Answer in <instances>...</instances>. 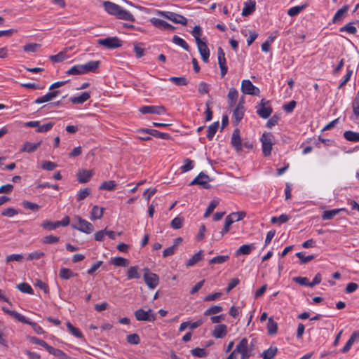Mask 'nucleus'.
Listing matches in <instances>:
<instances>
[{"instance_id": "nucleus-51", "label": "nucleus", "mask_w": 359, "mask_h": 359, "mask_svg": "<svg viewBox=\"0 0 359 359\" xmlns=\"http://www.w3.org/2000/svg\"><path fill=\"white\" fill-rule=\"evenodd\" d=\"M41 45L36 43H27L23 46V50L25 52H32L34 53L38 50L40 48Z\"/></svg>"}, {"instance_id": "nucleus-41", "label": "nucleus", "mask_w": 359, "mask_h": 359, "mask_svg": "<svg viewBox=\"0 0 359 359\" xmlns=\"http://www.w3.org/2000/svg\"><path fill=\"white\" fill-rule=\"evenodd\" d=\"M290 217L287 215L282 214L279 217H273L271 219V222L273 224L279 223L284 224L289 220Z\"/></svg>"}, {"instance_id": "nucleus-35", "label": "nucleus", "mask_w": 359, "mask_h": 359, "mask_svg": "<svg viewBox=\"0 0 359 359\" xmlns=\"http://www.w3.org/2000/svg\"><path fill=\"white\" fill-rule=\"evenodd\" d=\"M66 325H67V327L69 332L72 335H74V337H76V338H79V339L83 338V336L81 332L78 328L75 327L71 323L67 322L66 323Z\"/></svg>"}, {"instance_id": "nucleus-28", "label": "nucleus", "mask_w": 359, "mask_h": 359, "mask_svg": "<svg viewBox=\"0 0 359 359\" xmlns=\"http://www.w3.org/2000/svg\"><path fill=\"white\" fill-rule=\"evenodd\" d=\"M238 91L235 88H231L228 93V104L229 107H232L235 105L238 98Z\"/></svg>"}, {"instance_id": "nucleus-18", "label": "nucleus", "mask_w": 359, "mask_h": 359, "mask_svg": "<svg viewBox=\"0 0 359 359\" xmlns=\"http://www.w3.org/2000/svg\"><path fill=\"white\" fill-rule=\"evenodd\" d=\"M93 175L92 170H81L77 173L78 181L80 183L88 182Z\"/></svg>"}, {"instance_id": "nucleus-46", "label": "nucleus", "mask_w": 359, "mask_h": 359, "mask_svg": "<svg viewBox=\"0 0 359 359\" xmlns=\"http://www.w3.org/2000/svg\"><path fill=\"white\" fill-rule=\"evenodd\" d=\"M169 80L175 83L177 86H186L188 83V81L187 79L184 76L182 77H175L172 76L169 79Z\"/></svg>"}, {"instance_id": "nucleus-29", "label": "nucleus", "mask_w": 359, "mask_h": 359, "mask_svg": "<svg viewBox=\"0 0 359 359\" xmlns=\"http://www.w3.org/2000/svg\"><path fill=\"white\" fill-rule=\"evenodd\" d=\"M111 264L116 266L126 267L129 265L130 262L128 259L126 258L121 257H116L111 259Z\"/></svg>"}, {"instance_id": "nucleus-61", "label": "nucleus", "mask_w": 359, "mask_h": 359, "mask_svg": "<svg viewBox=\"0 0 359 359\" xmlns=\"http://www.w3.org/2000/svg\"><path fill=\"white\" fill-rule=\"evenodd\" d=\"M90 194V189L89 188H85L78 193L77 194V201H81L83 199H85L87 196H88Z\"/></svg>"}, {"instance_id": "nucleus-6", "label": "nucleus", "mask_w": 359, "mask_h": 359, "mask_svg": "<svg viewBox=\"0 0 359 359\" xmlns=\"http://www.w3.org/2000/svg\"><path fill=\"white\" fill-rule=\"evenodd\" d=\"M76 220V223H73L72 224V228L88 234L93 231L94 227L90 222L80 217H77Z\"/></svg>"}, {"instance_id": "nucleus-12", "label": "nucleus", "mask_w": 359, "mask_h": 359, "mask_svg": "<svg viewBox=\"0 0 359 359\" xmlns=\"http://www.w3.org/2000/svg\"><path fill=\"white\" fill-rule=\"evenodd\" d=\"M241 91L243 94L250 95H258L259 94V89L254 86L252 83L248 80H243L241 83Z\"/></svg>"}, {"instance_id": "nucleus-52", "label": "nucleus", "mask_w": 359, "mask_h": 359, "mask_svg": "<svg viewBox=\"0 0 359 359\" xmlns=\"http://www.w3.org/2000/svg\"><path fill=\"white\" fill-rule=\"evenodd\" d=\"M223 310L222 307L220 306H212L205 311L204 315L205 316H210L217 314L219 312H221Z\"/></svg>"}, {"instance_id": "nucleus-30", "label": "nucleus", "mask_w": 359, "mask_h": 359, "mask_svg": "<svg viewBox=\"0 0 359 359\" xmlns=\"http://www.w3.org/2000/svg\"><path fill=\"white\" fill-rule=\"evenodd\" d=\"M93 71L95 73H97V69H69L67 72V74L69 75H81L85 74L88 72V71Z\"/></svg>"}, {"instance_id": "nucleus-38", "label": "nucleus", "mask_w": 359, "mask_h": 359, "mask_svg": "<svg viewBox=\"0 0 359 359\" xmlns=\"http://www.w3.org/2000/svg\"><path fill=\"white\" fill-rule=\"evenodd\" d=\"M139 267L137 266H130L128 269L127 278L128 279L139 278L140 275L138 272Z\"/></svg>"}, {"instance_id": "nucleus-60", "label": "nucleus", "mask_w": 359, "mask_h": 359, "mask_svg": "<svg viewBox=\"0 0 359 359\" xmlns=\"http://www.w3.org/2000/svg\"><path fill=\"white\" fill-rule=\"evenodd\" d=\"M22 205L25 208L31 210L34 212L38 211L40 208V206L39 205L29 201H23Z\"/></svg>"}, {"instance_id": "nucleus-11", "label": "nucleus", "mask_w": 359, "mask_h": 359, "mask_svg": "<svg viewBox=\"0 0 359 359\" xmlns=\"http://www.w3.org/2000/svg\"><path fill=\"white\" fill-rule=\"evenodd\" d=\"M98 43L107 48H116L122 46V41L118 37H107L98 40Z\"/></svg>"}, {"instance_id": "nucleus-34", "label": "nucleus", "mask_w": 359, "mask_h": 359, "mask_svg": "<svg viewBox=\"0 0 359 359\" xmlns=\"http://www.w3.org/2000/svg\"><path fill=\"white\" fill-rule=\"evenodd\" d=\"M343 209H333L331 210L324 211L322 215V219L323 220H330L333 219L334 216H336L341 210Z\"/></svg>"}, {"instance_id": "nucleus-8", "label": "nucleus", "mask_w": 359, "mask_h": 359, "mask_svg": "<svg viewBox=\"0 0 359 359\" xmlns=\"http://www.w3.org/2000/svg\"><path fill=\"white\" fill-rule=\"evenodd\" d=\"M210 181V177L201 172L189 184V185H199L204 189H208L211 188V185L209 184Z\"/></svg>"}, {"instance_id": "nucleus-14", "label": "nucleus", "mask_w": 359, "mask_h": 359, "mask_svg": "<svg viewBox=\"0 0 359 359\" xmlns=\"http://www.w3.org/2000/svg\"><path fill=\"white\" fill-rule=\"evenodd\" d=\"M245 108L243 102H239L233 112V124L237 126L244 116Z\"/></svg>"}, {"instance_id": "nucleus-56", "label": "nucleus", "mask_w": 359, "mask_h": 359, "mask_svg": "<svg viewBox=\"0 0 359 359\" xmlns=\"http://www.w3.org/2000/svg\"><path fill=\"white\" fill-rule=\"evenodd\" d=\"M218 203L219 202L215 200H213L210 202L204 214L205 218H207L210 216V215L214 211L215 208L217 207Z\"/></svg>"}, {"instance_id": "nucleus-55", "label": "nucleus", "mask_w": 359, "mask_h": 359, "mask_svg": "<svg viewBox=\"0 0 359 359\" xmlns=\"http://www.w3.org/2000/svg\"><path fill=\"white\" fill-rule=\"evenodd\" d=\"M18 214V210L13 208H8L4 209L1 212V215L8 217H13V216Z\"/></svg>"}, {"instance_id": "nucleus-4", "label": "nucleus", "mask_w": 359, "mask_h": 359, "mask_svg": "<svg viewBox=\"0 0 359 359\" xmlns=\"http://www.w3.org/2000/svg\"><path fill=\"white\" fill-rule=\"evenodd\" d=\"M158 15L165 18L174 23L180 24L184 26L187 24V19L178 13L169 11H158Z\"/></svg>"}, {"instance_id": "nucleus-58", "label": "nucleus", "mask_w": 359, "mask_h": 359, "mask_svg": "<svg viewBox=\"0 0 359 359\" xmlns=\"http://www.w3.org/2000/svg\"><path fill=\"white\" fill-rule=\"evenodd\" d=\"M191 34L193 35V36L195 38V40H196V42H198V41H202L201 39V34H202V30H201V28L199 25H196L192 32H191Z\"/></svg>"}, {"instance_id": "nucleus-53", "label": "nucleus", "mask_w": 359, "mask_h": 359, "mask_svg": "<svg viewBox=\"0 0 359 359\" xmlns=\"http://www.w3.org/2000/svg\"><path fill=\"white\" fill-rule=\"evenodd\" d=\"M183 218L175 217L170 222V226L174 229H179L182 227Z\"/></svg>"}, {"instance_id": "nucleus-37", "label": "nucleus", "mask_w": 359, "mask_h": 359, "mask_svg": "<svg viewBox=\"0 0 359 359\" xmlns=\"http://www.w3.org/2000/svg\"><path fill=\"white\" fill-rule=\"evenodd\" d=\"M59 276L62 279L68 280L73 276H77V274L74 273L70 269L67 268H62L60 270Z\"/></svg>"}, {"instance_id": "nucleus-57", "label": "nucleus", "mask_w": 359, "mask_h": 359, "mask_svg": "<svg viewBox=\"0 0 359 359\" xmlns=\"http://www.w3.org/2000/svg\"><path fill=\"white\" fill-rule=\"evenodd\" d=\"M231 218H232L233 222H238L243 219L246 216V212L244 211H240L236 212H233L229 215Z\"/></svg>"}, {"instance_id": "nucleus-49", "label": "nucleus", "mask_w": 359, "mask_h": 359, "mask_svg": "<svg viewBox=\"0 0 359 359\" xmlns=\"http://www.w3.org/2000/svg\"><path fill=\"white\" fill-rule=\"evenodd\" d=\"M296 256L299 259L302 264H306L315 258L314 255L305 256L302 252H297Z\"/></svg>"}, {"instance_id": "nucleus-21", "label": "nucleus", "mask_w": 359, "mask_h": 359, "mask_svg": "<svg viewBox=\"0 0 359 359\" xmlns=\"http://www.w3.org/2000/svg\"><path fill=\"white\" fill-rule=\"evenodd\" d=\"M348 10V6L347 5H345L342 8L339 9L332 18V22L337 23L341 22L346 16Z\"/></svg>"}, {"instance_id": "nucleus-59", "label": "nucleus", "mask_w": 359, "mask_h": 359, "mask_svg": "<svg viewBox=\"0 0 359 359\" xmlns=\"http://www.w3.org/2000/svg\"><path fill=\"white\" fill-rule=\"evenodd\" d=\"M127 342L130 344H138L140 342V337L137 334H131L127 336Z\"/></svg>"}, {"instance_id": "nucleus-44", "label": "nucleus", "mask_w": 359, "mask_h": 359, "mask_svg": "<svg viewBox=\"0 0 359 359\" xmlns=\"http://www.w3.org/2000/svg\"><path fill=\"white\" fill-rule=\"evenodd\" d=\"M184 164L180 168L182 172H187L194 168V162L189 158L184 160Z\"/></svg>"}, {"instance_id": "nucleus-22", "label": "nucleus", "mask_w": 359, "mask_h": 359, "mask_svg": "<svg viewBox=\"0 0 359 359\" xmlns=\"http://www.w3.org/2000/svg\"><path fill=\"white\" fill-rule=\"evenodd\" d=\"M41 144V142H39L37 143L26 142L20 149V151L27 153L34 152L40 147Z\"/></svg>"}, {"instance_id": "nucleus-7", "label": "nucleus", "mask_w": 359, "mask_h": 359, "mask_svg": "<svg viewBox=\"0 0 359 359\" xmlns=\"http://www.w3.org/2000/svg\"><path fill=\"white\" fill-rule=\"evenodd\" d=\"M70 222V219L68 216L65 217L61 221L52 222L50 220H45L41 224V227L46 230H54L60 226H67Z\"/></svg>"}, {"instance_id": "nucleus-27", "label": "nucleus", "mask_w": 359, "mask_h": 359, "mask_svg": "<svg viewBox=\"0 0 359 359\" xmlns=\"http://www.w3.org/2000/svg\"><path fill=\"white\" fill-rule=\"evenodd\" d=\"M344 137L349 142H359V133L352 130H346L344 133Z\"/></svg>"}, {"instance_id": "nucleus-17", "label": "nucleus", "mask_w": 359, "mask_h": 359, "mask_svg": "<svg viewBox=\"0 0 359 359\" xmlns=\"http://www.w3.org/2000/svg\"><path fill=\"white\" fill-rule=\"evenodd\" d=\"M60 93L59 90H53L51 92H49L44 95L43 96H41L40 97H38L35 100L34 103L36 104H41L44 103L48 101H50L53 100L55 97H56Z\"/></svg>"}, {"instance_id": "nucleus-3", "label": "nucleus", "mask_w": 359, "mask_h": 359, "mask_svg": "<svg viewBox=\"0 0 359 359\" xmlns=\"http://www.w3.org/2000/svg\"><path fill=\"white\" fill-rule=\"evenodd\" d=\"M273 135L271 133H264L260 138L262 146V152L264 156H269L271 154L273 144Z\"/></svg>"}, {"instance_id": "nucleus-19", "label": "nucleus", "mask_w": 359, "mask_h": 359, "mask_svg": "<svg viewBox=\"0 0 359 359\" xmlns=\"http://www.w3.org/2000/svg\"><path fill=\"white\" fill-rule=\"evenodd\" d=\"M226 334L227 326L224 324H220L215 327L212 334L215 338H223Z\"/></svg>"}, {"instance_id": "nucleus-24", "label": "nucleus", "mask_w": 359, "mask_h": 359, "mask_svg": "<svg viewBox=\"0 0 359 359\" xmlns=\"http://www.w3.org/2000/svg\"><path fill=\"white\" fill-rule=\"evenodd\" d=\"M90 97V95L88 92H83L80 95L72 97L69 100L75 104H82Z\"/></svg>"}, {"instance_id": "nucleus-39", "label": "nucleus", "mask_w": 359, "mask_h": 359, "mask_svg": "<svg viewBox=\"0 0 359 359\" xmlns=\"http://www.w3.org/2000/svg\"><path fill=\"white\" fill-rule=\"evenodd\" d=\"M116 187V184L114 180H109L104 182L99 187L100 190H107V191H113L115 189Z\"/></svg>"}, {"instance_id": "nucleus-40", "label": "nucleus", "mask_w": 359, "mask_h": 359, "mask_svg": "<svg viewBox=\"0 0 359 359\" xmlns=\"http://www.w3.org/2000/svg\"><path fill=\"white\" fill-rule=\"evenodd\" d=\"M202 259V250H200L197 253H196L191 258H190L186 266L187 267L192 266L194 264H196L197 262H198Z\"/></svg>"}, {"instance_id": "nucleus-2", "label": "nucleus", "mask_w": 359, "mask_h": 359, "mask_svg": "<svg viewBox=\"0 0 359 359\" xmlns=\"http://www.w3.org/2000/svg\"><path fill=\"white\" fill-rule=\"evenodd\" d=\"M254 344H249L247 338H243L236 345L235 349L231 353L236 358V354H240L241 359H249L253 355Z\"/></svg>"}, {"instance_id": "nucleus-32", "label": "nucleus", "mask_w": 359, "mask_h": 359, "mask_svg": "<svg viewBox=\"0 0 359 359\" xmlns=\"http://www.w3.org/2000/svg\"><path fill=\"white\" fill-rule=\"evenodd\" d=\"M67 52V49L65 48L64 50L60 52L58 54L55 55H50L49 57L50 60L54 62H60L64 61L67 57L66 56V53Z\"/></svg>"}, {"instance_id": "nucleus-20", "label": "nucleus", "mask_w": 359, "mask_h": 359, "mask_svg": "<svg viewBox=\"0 0 359 359\" xmlns=\"http://www.w3.org/2000/svg\"><path fill=\"white\" fill-rule=\"evenodd\" d=\"M256 6V2L255 0H249L248 1L244 2V7L242 11L243 16H248L252 14L255 10Z\"/></svg>"}, {"instance_id": "nucleus-42", "label": "nucleus", "mask_w": 359, "mask_h": 359, "mask_svg": "<svg viewBox=\"0 0 359 359\" xmlns=\"http://www.w3.org/2000/svg\"><path fill=\"white\" fill-rule=\"evenodd\" d=\"M11 316L21 323H25L27 325L29 323H31V320H29L25 316H24L23 315L20 314V313H18L15 311H12L11 312Z\"/></svg>"}, {"instance_id": "nucleus-5", "label": "nucleus", "mask_w": 359, "mask_h": 359, "mask_svg": "<svg viewBox=\"0 0 359 359\" xmlns=\"http://www.w3.org/2000/svg\"><path fill=\"white\" fill-rule=\"evenodd\" d=\"M257 114L262 118H268L273 112L272 107L269 105V101L262 99L256 106Z\"/></svg>"}, {"instance_id": "nucleus-45", "label": "nucleus", "mask_w": 359, "mask_h": 359, "mask_svg": "<svg viewBox=\"0 0 359 359\" xmlns=\"http://www.w3.org/2000/svg\"><path fill=\"white\" fill-rule=\"evenodd\" d=\"M217 57L219 67H226L225 54L222 48L220 47L218 48Z\"/></svg>"}, {"instance_id": "nucleus-1", "label": "nucleus", "mask_w": 359, "mask_h": 359, "mask_svg": "<svg viewBox=\"0 0 359 359\" xmlns=\"http://www.w3.org/2000/svg\"><path fill=\"white\" fill-rule=\"evenodd\" d=\"M104 10L110 15L116 16L117 18L127 20L130 22H134L135 18L133 15L129 11L123 9L118 4L111 2L104 1L103 3Z\"/></svg>"}, {"instance_id": "nucleus-16", "label": "nucleus", "mask_w": 359, "mask_h": 359, "mask_svg": "<svg viewBox=\"0 0 359 359\" xmlns=\"http://www.w3.org/2000/svg\"><path fill=\"white\" fill-rule=\"evenodd\" d=\"M231 144L237 151L242 150V141L240 137V130L238 128L235 129L232 134Z\"/></svg>"}, {"instance_id": "nucleus-48", "label": "nucleus", "mask_w": 359, "mask_h": 359, "mask_svg": "<svg viewBox=\"0 0 359 359\" xmlns=\"http://www.w3.org/2000/svg\"><path fill=\"white\" fill-rule=\"evenodd\" d=\"M17 287L22 292L27 293V294H32L34 293L32 287L26 283H22L18 284L17 285Z\"/></svg>"}, {"instance_id": "nucleus-50", "label": "nucleus", "mask_w": 359, "mask_h": 359, "mask_svg": "<svg viewBox=\"0 0 359 359\" xmlns=\"http://www.w3.org/2000/svg\"><path fill=\"white\" fill-rule=\"evenodd\" d=\"M233 223L232 218L228 215L225 218L224 226L222 231L220 232L221 236H224L225 233H228L230 229L231 225Z\"/></svg>"}, {"instance_id": "nucleus-9", "label": "nucleus", "mask_w": 359, "mask_h": 359, "mask_svg": "<svg viewBox=\"0 0 359 359\" xmlns=\"http://www.w3.org/2000/svg\"><path fill=\"white\" fill-rule=\"evenodd\" d=\"M134 314L138 321L153 322L156 320V316L150 309L147 311L140 309L135 311Z\"/></svg>"}, {"instance_id": "nucleus-25", "label": "nucleus", "mask_w": 359, "mask_h": 359, "mask_svg": "<svg viewBox=\"0 0 359 359\" xmlns=\"http://www.w3.org/2000/svg\"><path fill=\"white\" fill-rule=\"evenodd\" d=\"M104 208L97 205H94L91 210L90 219L92 220L100 219L102 217Z\"/></svg>"}, {"instance_id": "nucleus-54", "label": "nucleus", "mask_w": 359, "mask_h": 359, "mask_svg": "<svg viewBox=\"0 0 359 359\" xmlns=\"http://www.w3.org/2000/svg\"><path fill=\"white\" fill-rule=\"evenodd\" d=\"M339 30L341 32H346L352 34L356 33L357 32L356 27L353 25L352 22L346 24L344 27H341Z\"/></svg>"}, {"instance_id": "nucleus-36", "label": "nucleus", "mask_w": 359, "mask_h": 359, "mask_svg": "<svg viewBox=\"0 0 359 359\" xmlns=\"http://www.w3.org/2000/svg\"><path fill=\"white\" fill-rule=\"evenodd\" d=\"M219 127V121L214 122L208 128L207 137L209 140H211L215 135Z\"/></svg>"}, {"instance_id": "nucleus-10", "label": "nucleus", "mask_w": 359, "mask_h": 359, "mask_svg": "<svg viewBox=\"0 0 359 359\" xmlns=\"http://www.w3.org/2000/svg\"><path fill=\"white\" fill-rule=\"evenodd\" d=\"M143 278L145 283L151 289H154L158 284V276L151 273L148 269H144Z\"/></svg>"}, {"instance_id": "nucleus-23", "label": "nucleus", "mask_w": 359, "mask_h": 359, "mask_svg": "<svg viewBox=\"0 0 359 359\" xmlns=\"http://www.w3.org/2000/svg\"><path fill=\"white\" fill-rule=\"evenodd\" d=\"M151 21L152 24L156 27H159L163 29H171V30L175 29V27L172 25H171L170 24L168 23L167 22H165L163 20L158 19V18H152L151 20Z\"/></svg>"}, {"instance_id": "nucleus-31", "label": "nucleus", "mask_w": 359, "mask_h": 359, "mask_svg": "<svg viewBox=\"0 0 359 359\" xmlns=\"http://www.w3.org/2000/svg\"><path fill=\"white\" fill-rule=\"evenodd\" d=\"M267 331L268 334L273 335L275 334L278 331V324L272 318H269L267 323Z\"/></svg>"}, {"instance_id": "nucleus-13", "label": "nucleus", "mask_w": 359, "mask_h": 359, "mask_svg": "<svg viewBox=\"0 0 359 359\" xmlns=\"http://www.w3.org/2000/svg\"><path fill=\"white\" fill-rule=\"evenodd\" d=\"M140 112L145 114H158L161 115L165 114L166 112V109L163 105L158 106H143L140 109Z\"/></svg>"}, {"instance_id": "nucleus-64", "label": "nucleus", "mask_w": 359, "mask_h": 359, "mask_svg": "<svg viewBox=\"0 0 359 359\" xmlns=\"http://www.w3.org/2000/svg\"><path fill=\"white\" fill-rule=\"evenodd\" d=\"M353 114L356 118L359 117V100L355 98L353 100Z\"/></svg>"}, {"instance_id": "nucleus-62", "label": "nucleus", "mask_w": 359, "mask_h": 359, "mask_svg": "<svg viewBox=\"0 0 359 359\" xmlns=\"http://www.w3.org/2000/svg\"><path fill=\"white\" fill-rule=\"evenodd\" d=\"M191 353L194 356L196 357L203 358L207 356V352L205 350L201 348H195L191 351Z\"/></svg>"}, {"instance_id": "nucleus-43", "label": "nucleus", "mask_w": 359, "mask_h": 359, "mask_svg": "<svg viewBox=\"0 0 359 359\" xmlns=\"http://www.w3.org/2000/svg\"><path fill=\"white\" fill-rule=\"evenodd\" d=\"M229 259V255H219L213 257L209 261L210 264H223Z\"/></svg>"}, {"instance_id": "nucleus-26", "label": "nucleus", "mask_w": 359, "mask_h": 359, "mask_svg": "<svg viewBox=\"0 0 359 359\" xmlns=\"http://www.w3.org/2000/svg\"><path fill=\"white\" fill-rule=\"evenodd\" d=\"M255 248L254 244L250 245H241L236 252V256L241 255H249L251 253L252 250Z\"/></svg>"}, {"instance_id": "nucleus-47", "label": "nucleus", "mask_w": 359, "mask_h": 359, "mask_svg": "<svg viewBox=\"0 0 359 359\" xmlns=\"http://www.w3.org/2000/svg\"><path fill=\"white\" fill-rule=\"evenodd\" d=\"M172 42L175 43V44L181 46L182 48H183L184 49H185L187 50H188V49L189 48L187 43L183 39L179 37L177 35L173 36Z\"/></svg>"}, {"instance_id": "nucleus-15", "label": "nucleus", "mask_w": 359, "mask_h": 359, "mask_svg": "<svg viewBox=\"0 0 359 359\" xmlns=\"http://www.w3.org/2000/svg\"><path fill=\"white\" fill-rule=\"evenodd\" d=\"M197 47L198 49V51L201 55L202 60L207 62L210 56V50L209 48L206 44V42L203 41H201L198 42H196Z\"/></svg>"}, {"instance_id": "nucleus-33", "label": "nucleus", "mask_w": 359, "mask_h": 359, "mask_svg": "<svg viewBox=\"0 0 359 359\" xmlns=\"http://www.w3.org/2000/svg\"><path fill=\"white\" fill-rule=\"evenodd\" d=\"M278 349L276 347H270L267 350L263 351L262 357L263 359H272L277 353Z\"/></svg>"}, {"instance_id": "nucleus-63", "label": "nucleus", "mask_w": 359, "mask_h": 359, "mask_svg": "<svg viewBox=\"0 0 359 359\" xmlns=\"http://www.w3.org/2000/svg\"><path fill=\"white\" fill-rule=\"evenodd\" d=\"M59 239H60V238L57 236L49 235V236H45L43 238L42 242L45 244H53V243L58 242Z\"/></svg>"}]
</instances>
